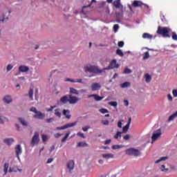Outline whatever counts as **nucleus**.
<instances>
[{
  "label": "nucleus",
  "mask_w": 177,
  "mask_h": 177,
  "mask_svg": "<svg viewBox=\"0 0 177 177\" xmlns=\"http://www.w3.org/2000/svg\"><path fill=\"white\" fill-rule=\"evenodd\" d=\"M33 117L34 118H37V120H43V118H45V113H42V112L37 111Z\"/></svg>",
  "instance_id": "13"
},
{
  "label": "nucleus",
  "mask_w": 177,
  "mask_h": 177,
  "mask_svg": "<svg viewBox=\"0 0 177 177\" xmlns=\"http://www.w3.org/2000/svg\"><path fill=\"white\" fill-rule=\"evenodd\" d=\"M121 147H122V145H113L111 149H113V150H117L121 149Z\"/></svg>",
  "instance_id": "42"
},
{
  "label": "nucleus",
  "mask_w": 177,
  "mask_h": 177,
  "mask_svg": "<svg viewBox=\"0 0 177 177\" xmlns=\"http://www.w3.org/2000/svg\"><path fill=\"white\" fill-rule=\"evenodd\" d=\"M118 67H120V65L117 64V60L113 59L106 68H103V71H106V70H113V68H118Z\"/></svg>",
  "instance_id": "7"
},
{
  "label": "nucleus",
  "mask_w": 177,
  "mask_h": 177,
  "mask_svg": "<svg viewBox=\"0 0 177 177\" xmlns=\"http://www.w3.org/2000/svg\"><path fill=\"white\" fill-rule=\"evenodd\" d=\"M30 111H32V113H35L36 114L38 110H37V108L32 106L30 109Z\"/></svg>",
  "instance_id": "47"
},
{
  "label": "nucleus",
  "mask_w": 177,
  "mask_h": 177,
  "mask_svg": "<svg viewBox=\"0 0 177 177\" xmlns=\"http://www.w3.org/2000/svg\"><path fill=\"white\" fill-rule=\"evenodd\" d=\"M166 160H168V156L161 157L160 159L157 160L155 162V164H158V163L161 162V161H165Z\"/></svg>",
  "instance_id": "28"
},
{
  "label": "nucleus",
  "mask_w": 177,
  "mask_h": 177,
  "mask_svg": "<svg viewBox=\"0 0 177 177\" xmlns=\"http://www.w3.org/2000/svg\"><path fill=\"white\" fill-rule=\"evenodd\" d=\"M142 38L144 39H153V35L149 33L145 32L142 34Z\"/></svg>",
  "instance_id": "20"
},
{
  "label": "nucleus",
  "mask_w": 177,
  "mask_h": 177,
  "mask_svg": "<svg viewBox=\"0 0 177 177\" xmlns=\"http://www.w3.org/2000/svg\"><path fill=\"white\" fill-rule=\"evenodd\" d=\"M32 95H34V90H32V88H30L28 94H26V96H29L30 100H34V98L32 97Z\"/></svg>",
  "instance_id": "27"
},
{
  "label": "nucleus",
  "mask_w": 177,
  "mask_h": 177,
  "mask_svg": "<svg viewBox=\"0 0 177 177\" xmlns=\"http://www.w3.org/2000/svg\"><path fill=\"white\" fill-rule=\"evenodd\" d=\"M70 131H68V133H66V134L65 135V136L62 139V142H66V140H67V138H68V136H70Z\"/></svg>",
  "instance_id": "35"
},
{
  "label": "nucleus",
  "mask_w": 177,
  "mask_h": 177,
  "mask_svg": "<svg viewBox=\"0 0 177 177\" xmlns=\"http://www.w3.org/2000/svg\"><path fill=\"white\" fill-rule=\"evenodd\" d=\"M150 57V54L149 53V51H147L145 53V55L143 56V59L146 60V59H149Z\"/></svg>",
  "instance_id": "38"
},
{
  "label": "nucleus",
  "mask_w": 177,
  "mask_h": 177,
  "mask_svg": "<svg viewBox=\"0 0 177 177\" xmlns=\"http://www.w3.org/2000/svg\"><path fill=\"white\" fill-rule=\"evenodd\" d=\"M169 31H171V28L168 27L158 26L156 32L158 34V35H162L164 38H171Z\"/></svg>",
  "instance_id": "3"
},
{
  "label": "nucleus",
  "mask_w": 177,
  "mask_h": 177,
  "mask_svg": "<svg viewBox=\"0 0 177 177\" xmlns=\"http://www.w3.org/2000/svg\"><path fill=\"white\" fill-rule=\"evenodd\" d=\"M177 117V111L174 113L172 114L171 115H170L167 120V121H169V122L170 121H174V120H175V118Z\"/></svg>",
  "instance_id": "24"
},
{
  "label": "nucleus",
  "mask_w": 177,
  "mask_h": 177,
  "mask_svg": "<svg viewBox=\"0 0 177 177\" xmlns=\"http://www.w3.org/2000/svg\"><path fill=\"white\" fill-rule=\"evenodd\" d=\"M67 169H69V171H71L72 169H74V160H69L68 162Z\"/></svg>",
  "instance_id": "17"
},
{
  "label": "nucleus",
  "mask_w": 177,
  "mask_h": 177,
  "mask_svg": "<svg viewBox=\"0 0 177 177\" xmlns=\"http://www.w3.org/2000/svg\"><path fill=\"white\" fill-rule=\"evenodd\" d=\"M69 95H77L78 96V95H80V91L73 87H71L69 88Z\"/></svg>",
  "instance_id": "15"
},
{
  "label": "nucleus",
  "mask_w": 177,
  "mask_h": 177,
  "mask_svg": "<svg viewBox=\"0 0 177 177\" xmlns=\"http://www.w3.org/2000/svg\"><path fill=\"white\" fill-rule=\"evenodd\" d=\"M6 68H7V71H10V70L13 68V66H12L11 64H8Z\"/></svg>",
  "instance_id": "52"
},
{
  "label": "nucleus",
  "mask_w": 177,
  "mask_h": 177,
  "mask_svg": "<svg viewBox=\"0 0 177 177\" xmlns=\"http://www.w3.org/2000/svg\"><path fill=\"white\" fill-rule=\"evenodd\" d=\"M130 138L131 136H129V134H127L123 137V139H124V140H128Z\"/></svg>",
  "instance_id": "54"
},
{
  "label": "nucleus",
  "mask_w": 177,
  "mask_h": 177,
  "mask_svg": "<svg viewBox=\"0 0 177 177\" xmlns=\"http://www.w3.org/2000/svg\"><path fill=\"white\" fill-rule=\"evenodd\" d=\"M56 129H57V131H62V130H63V129H66V127H65V126L64 125V126H62V127H57Z\"/></svg>",
  "instance_id": "51"
},
{
  "label": "nucleus",
  "mask_w": 177,
  "mask_h": 177,
  "mask_svg": "<svg viewBox=\"0 0 177 177\" xmlns=\"http://www.w3.org/2000/svg\"><path fill=\"white\" fill-rule=\"evenodd\" d=\"M81 100V98L74 96L72 94H68L61 97L60 102L64 104L69 103V104H77V102Z\"/></svg>",
  "instance_id": "1"
},
{
  "label": "nucleus",
  "mask_w": 177,
  "mask_h": 177,
  "mask_svg": "<svg viewBox=\"0 0 177 177\" xmlns=\"http://www.w3.org/2000/svg\"><path fill=\"white\" fill-rule=\"evenodd\" d=\"M132 73V71L128 68H126L123 72V74H131Z\"/></svg>",
  "instance_id": "40"
},
{
  "label": "nucleus",
  "mask_w": 177,
  "mask_h": 177,
  "mask_svg": "<svg viewBox=\"0 0 177 177\" xmlns=\"http://www.w3.org/2000/svg\"><path fill=\"white\" fill-rule=\"evenodd\" d=\"M161 135H162V133H161L160 129H158V130L153 131L151 136L152 142H156V140H157L158 138L161 137Z\"/></svg>",
  "instance_id": "9"
},
{
  "label": "nucleus",
  "mask_w": 177,
  "mask_h": 177,
  "mask_svg": "<svg viewBox=\"0 0 177 177\" xmlns=\"http://www.w3.org/2000/svg\"><path fill=\"white\" fill-rule=\"evenodd\" d=\"M75 82H78L79 84H82V79H76Z\"/></svg>",
  "instance_id": "61"
},
{
  "label": "nucleus",
  "mask_w": 177,
  "mask_h": 177,
  "mask_svg": "<svg viewBox=\"0 0 177 177\" xmlns=\"http://www.w3.org/2000/svg\"><path fill=\"white\" fill-rule=\"evenodd\" d=\"M77 135V136H80V138H82L83 139H85V134H84V133L78 132Z\"/></svg>",
  "instance_id": "46"
},
{
  "label": "nucleus",
  "mask_w": 177,
  "mask_h": 177,
  "mask_svg": "<svg viewBox=\"0 0 177 177\" xmlns=\"http://www.w3.org/2000/svg\"><path fill=\"white\" fill-rule=\"evenodd\" d=\"M79 93H85L86 92V90L85 89H81L78 91Z\"/></svg>",
  "instance_id": "63"
},
{
  "label": "nucleus",
  "mask_w": 177,
  "mask_h": 177,
  "mask_svg": "<svg viewBox=\"0 0 177 177\" xmlns=\"http://www.w3.org/2000/svg\"><path fill=\"white\" fill-rule=\"evenodd\" d=\"M77 146L79 147H88V144L86 142H80L77 143Z\"/></svg>",
  "instance_id": "32"
},
{
  "label": "nucleus",
  "mask_w": 177,
  "mask_h": 177,
  "mask_svg": "<svg viewBox=\"0 0 177 177\" xmlns=\"http://www.w3.org/2000/svg\"><path fill=\"white\" fill-rule=\"evenodd\" d=\"M15 142V140L13 138H6L3 140V142L8 145V146H10L13 142Z\"/></svg>",
  "instance_id": "19"
},
{
  "label": "nucleus",
  "mask_w": 177,
  "mask_h": 177,
  "mask_svg": "<svg viewBox=\"0 0 177 177\" xmlns=\"http://www.w3.org/2000/svg\"><path fill=\"white\" fill-rule=\"evenodd\" d=\"M3 171H4V174H3V176H5V175H6L8 174V171L9 169V163L8 162H6L4 164V166H3Z\"/></svg>",
  "instance_id": "22"
},
{
  "label": "nucleus",
  "mask_w": 177,
  "mask_h": 177,
  "mask_svg": "<svg viewBox=\"0 0 177 177\" xmlns=\"http://www.w3.org/2000/svg\"><path fill=\"white\" fill-rule=\"evenodd\" d=\"M118 46H119V48H122V46H124V41H118Z\"/></svg>",
  "instance_id": "49"
},
{
  "label": "nucleus",
  "mask_w": 177,
  "mask_h": 177,
  "mask_svg": "<svg viewBox=\"0 0 177 177\" xmlns=\"http://www.w3.org/2000/svg\"><path fill=\"white\" fill-rule=\"evenodd\" d=\"M145 81L146 82H150L151 81V76L148 73L145 74Z\"/></svg>",
  "instance_id": "34"
},
{
  "label": "nucleus",
  "mask_w": 177,
  "mask_h": 177,
  "mask_svg": "<svg viewBox=\"0 0 177 177\" xmlns=\"http://www.w3.org/2000/svg\"><path fill=\"white\" fill-rule=\"evenodd\" d=\"M100 112L102 114H106V113H109V110H107L106 109H100Z\"/></svg>",
  "instance_id": "45"
},
{
  "label": "nucleus",
  "mask_w": 177,
  "mask_h": 177,
  "mask_svg": "<svg viewBox=\"0 0 177 177\" xmlns=\"http://www.w3.org/2000/svg\"><path fill=\"white\" fill-rule=\"evenodd\" d=\"M102 123L103 124V125H109V120H102Z\"/></svg>",
  "instance_id": "55"
},
{
  "label": "nucleus",
  "mask_w": 177,
  "mask_h": 177,
  "mask_svg": "<svg viewBox=\"0 0 177 177\" xmlns=\"http://www.w3.org/2000/svg\"><path fill=\"white\" fill-rule=\"evenodd\" d=\"M125 151L127 156H134V157H139V156H140V151H139V149H136L135 148L127 149Z\"/></svg>",
  "instance_id": "5"
},
{
  "label": "nucleus",
  "mask_w": 177,
  "mask_h": 177,
  "mask_svg": "<svg viewBox=\"0 0 177 177\" xmlns=\"http://www.w3.org/2000/svg\"><path fill=\"white\" fill-rule=\"evenodd\" d=\"M118 128H122V122H121V120H120L118 122Z\"/></svg>",
  "instance_id": "60"
},
{
  "label": "nucleus",
  "mask_w": 177,
  "mask_h": 177,
  "mask_svg": "<svg viewBox=\"0 0 177 177\" xmlns=\"http://www.w3.org/2000/svg\"><path fill=\"white\" fill-rule=\"evenodd\" d=\"M116 55H118L120 57H123L124 53L122 52V50L118 48V50H116Z\"/></svg>",
  "instance_id": "31"
},
{
  "label": "nucleus",
  "mask_w": 177,
  "mask_h": 177,
  "mask_svg": "<svg viewBox=\"0 0 177 177\" xmlns=\"http://www.w3.org/2000/svg\"><path fill=\"white\" fill-rule=\"evenodd\" d=\"M128 129H129V122L123 127L122 133H127V132H128Z\"/></svg>",
  "instance_id": "29"
},
{
  "label": "nucleus",
  "mask_w": 177,
  "mask_h": 177,
  "mask_svg": "<svg viewBox=\"0 0 177 177\" xmlns=\"http://www.w3.org/2000/svg\"><path fill=\"white\" fill-rule=\"evenodd\" d=\"M55 115H56L57 117H59L60 118V117H62V113H60V111H59V109H55Z\"/></svg>",
  "instance_id": "36"
},
{
  "label": "nucleus",
  "mask_w": 177,
  "mask_h": 177,
  "mask_svg": "<svg viewBox=\"0 0 177 177\" xmlns=\"http://www.w3.org/2000/svg\"><path fill=\"white\" fill-rule=\"evenodd\" d=\"M113 6L115 8V16L116 17H124V6L121 4V0H115L113 1Z\"/></svg>",
  "instance_id": "2"
},
{
  "label": "nucleus",
  "mask_w": 177,
  "mask_h": 177,
  "mask_svg": "<svg viewBox=\"0 0 177 177\" xmlns=\"http://www.w3.org/2000/svg\"><path fill=\"white\" fill-rule=\"evenodd\" d=\"M88 129H91V126H89V125H87V126H86L84 127H82V131L84 132H88Z\"/></svg>",
  "instance_id": "43"
},
{
  "label": "nucleus",
  "mask_w": 177,
  "mask_h": 177,
  "mask_svg": "<svg viewBox=\"0 0 177 177\" xmlns=\"http://www.w3.org/2000/svg\"><path fill=\"white\" fill-rule=\"evenodd\" d=\"M121 88H128L129 86H131V83L129 82H125L120 84Z\"/></svg>",
  "instance_id": "30"
},
{
  "label": "nucleus",
  "mask_w": 177,
  "mask_h": 177,
  "mask_svg": "<svg viewBox=\"0 0 177 177\" xmlns=\"http://www.w3.org/2000/svg\"><path fill=\"white\" fill-rule=\"evenodd\" d=\"M94 99L96 102H100V100L104 99V97H100L97 94H95Z\"/></svg>",
  "instance_id": "33"
},
{
  "label": "nucleus",
  "mask_w": 177,
  "mask_h": 177,
  "mask_svg": "<svg viewBox=\"0 0 177 177\" xmlns=\"http://www.w3.org/2000/svg\"><path fill=\"white\" fill-rule=\"evenodd\" d=\"M167 99H168L169 102H172V95H171V94H168Z\"/></svg>",
  "instance_id": "56"
},
{
  "label": "nucleus",
  "mask_w": 177,
  "mask_h": 177,
  "mask_svg": "<svg viewBox=\"0 0 177 177\" xmlns=\"http://www.w3.org/2000/svg\"><path fill=\"white\" fill-rule=\"evenodd\" d=\"M17 120L19 121L21 125H23V127H28V122L23 119V118H18Z\"/></svg>",
  "instance_id": "16"
},
{
  "label": "nucleus",
  "mask_w": 177,
  "mask_h": 177,
  "mask_svg": "<svg viewBox=\"0 0 177 177\" xmlns=\"http://www.w3.org/2000/svg\"><path fill=\"white\" fill-rule=\"evenodd\" d=\"M102 88V85H100V83H93L91 84V91H99Z\"/></svg>",
  "instance_id": "14"
},
{
  "label": "nucleus",
  "mask_w": 177,
  "mask_h": 177,
  "mask_svg": "<svg viewBox=\"0 0 177 177\" xmlns=\"http://www.w3.org/2000/svg\"><path fill=\"white\" fill-rule=\"evenodd\" d=\"M121 131H117L116 134L114 136V139H118V138H121Z\"/></svg>",
  "instance_id": "37"
},
{
  "label": "nucleus",
  "mask_w": 177,
  "mask_h": 177,
  "mask_svg": "<svg viewBox=\"0 0 177 177\" xmlns=\"http://www.w3.org/2000/svg\"><path fill=\"white\" fill-rule=\"evenodd\" d=\"M124 106H129V102L127 100H124Z\"/></svg>",
  "instance_id": "64"
},
{
  "label": "nucleus",
  "mask_w": 177,
  "mask_h": 177,
  "mask_svg": "<svg viewBox=\"0 0 177 177\" xmlns=\"http://www.w3.org/2000/svg\"><path fill=\"white\" fill-rule=\"evenodd\" d=\"M77 125V121L74 122L73 123H68L64 125L65 129H67V128H71V127H75Z\"/></svg>",
  "instance_id": "23"
},
{
  "label": "nucleus",
  "mask_w": 177,
  "mask_h": 177,
  "mask_svg": "<svg viewBox=\"0 0 177 177\" xmlns=\"http://www.w3.org/2000/svg\"><path fill=\"white\" fill-rule=\"evenodd\" d=\"M171 38H172V39H174V41H177V35H176V32H173L171 33Z\"/></svg>",
  "instance_id": "41"
},
{
  "label": "nucleus",
  "mask_w": 177,
  "mask_h": 177,
  "mask_svg": "<svg viewBox=\"0 0 177 177\" xmlns=\"http://www.w3.org/2000/svg\"><path fill=\"white\" fill-rule=\"evenodd\" d=\"M118 28H120V26H118V24H115L113 26V30L115 32H117V31H118Z\"/></svg>",
  "instance_id": "48"
},
{
  "label": "nucleus",
  "mask_w": 177,
  "mask_h": 177,
  "mask_svg": "<svg viewBox=\"0 0 177 177\" xmlns=\"http://www.w3.org/2000/svg\"><path fill=\"white\" fill-rule=\"evenodd\" d=\"M18 70L19 73H28V71H30V68L24 65H21L19 66Z\"/></svg>",
  "instance_id": "11"
},
{
  "label": "nucleus",
  "mask_w": 177,
  "mask_h": 177,
  "mask_svg": "<svg viewBox=\"0 0 177 177\" xmlns=\"http://www.w3.org/2000/svg\"><path fill=\"white\" fill-rule=\"evenodd\" d=\"M102 158L106 160H110V158H114V155L113 153H103Z\"/></svg>",
  "instance_id": "18"
},
{
  "label": "nucleus",
  "mask_w": 177,
  "mask_h": 177,
  "mask_svg": "<svg viewBox=\"0 0 177 177\" xmlns=\"http://www.w3.org/2000/svg\"><path fill=\"white\" fill-rule=\"evenodd\" d=\"M85 73H93V74H101L103 73V69L100 70L97 66L93 65H87L84 67Z\"/></svg>",
  "instance_id": "4"
},
{
  "label": "nucleus",
  "mask_w": 177,
  "mask_h": 177,
  "mask_svg": "<svg viewBox=\"0 0 177 177\" xmlns=\"http://www.w3.org/2000/svg\"><path fill=\"white\" fill-rule=\"evenodd\" d=\"M109 104L113 107H117L118 103L117 102H109Z\"/></svg>",
  "instance_id": "44"
},
{
  "label": "nucleus",
  "mask_w": 177,
  "mask_h": 177,
  "mask_svg": "<svg viewBox=\"0 0 177 177\" xmlns=\"http://www.w3.org/2000/svg\"><path fill=\"white\" fill-rule=\"evenodd\" d=\"M12 97L10 95H6L3 98V102H5V103H7L8 104L12 103Z\"/></svg>",
  "instance_id": "21"
},
{
  "label": "nucleus",
  "mask_w": 177,
  "mask_h": 177,
  "mask_svg": "<svg viewBox=\"0 0 177 177\" xmlns=\"http://www.w3.org/2000/svg\"><path fill=\"white\" fill-rule=\"evenodd\" d=\"M93 3H96V0H91V3L88 6H84L82 8V12L83 15H86L88 13V11L85 10L87 8H91Z\"/></svg>",
  "instance_id": "10"
},
{
  "label": "nucleus",
  "mask_w": 177,
  "mask_h": 177,
  "mask_svg": "<svg viewBox=\"0 0 177 177\" xmlns=\"http://www.w3.org/2000/svg\"><path fill=\"white\" fill-rule=\"evenodd\" d=\"M6 20H9V17H6L5 14H3V19H0V24L3 23Z\"/></svg>",
  "instance_id": "39"
},
{
  "label": "nucleus",
  "mask_w": 177,
  "mask_h": 177,
  "mask_svg": "<svg viewBox=\"0 0 177 177\" xmlns=\"http://www.w3.org/2000/svg\"><path fill=\"white\" fill-rule=\"evenodd\" d=\"M39 143V132L35 131L30 142L32 147H34L35 145H38Z\"/></svg>",
  "instance_id": "6"
},
{
  "label": "nucleus",
  "mask_w": 177,
  "mask_h": 177,
  "mask_svg": "<svg viewBox=\"0 0 177 177\" xmlns=\"http://www.w3.org/2000/svg\"><path fill=\"white\" fill-rule=\"evenodd\" d=\"M111 143V140L109 139L104 141V145H110Z\"/></svg>",
  "instance_id": "59"
},
{
  "label": "nucleus",
  "mask_w": 177,
  "mask_h": 177,
  "mask_svg": "<svg viewBox=\"0 0 177 177\" xmlns=\"http://www.w3.org/2000/svg\"><path fill=\"white\" fill-rule=\"evenodd\" d=\"M15 152H16V156L18 160H20V154H21L22 151H21V146L20 145H17V147H15Z\"/></svg>",
  "instance_id": "12"
},
{
  "label": "nucleus",
  "mask_w": 177,
  "mask_h": 177,
  "mask_svg": "<svg viewBox=\"0 0 177 177\" xmlns=\"http://www.w3.org/2000/svg\"><path fill=\"white\" fill-rule=\"evenodd\" d=\"M132 6L134 7V8H142V6H143L142 8L144 9H149V6H147V4H145V3H143L142 1H138V0H136L133 2V4Z\"/></svg>",
  "instance_id": "8"
},
{
  "label": "nucleus",
  "mask_w": 177,
  "mask_h": 177,
  "mask_svg": "<svg viewBox=\"0 0 177 177\" xmlns=\"http://www.w3.org/2000/svg\"><path fill=\"white\" fill-rule=\"evenodd\" d=\"M41 139L43 142H45L46 140H48V136H46V135H42L41 136Z\"/></svg>",
  "instance_id": "50"
},
{
  "label": "nucleus",
  "mask_w": 177,
  "mask_h": 177,
  "mask_svg": "<svg viewBox=\"0 0 177 177\" xmlns=\"http://www.w3.org/2000/svg\"><path fill=\"white\" fill-rule=\"evenodd\" d=\"M172 93L174 97H177V90H173Z\"/></svg>",
  "instance_id": "57"
},
{
  "label": "nucleus",
  "mask_w": 177,
  "mask_h": 177,
  "mask_svg": "<svg viewBox=\"0 0 177 177\" xmlns=\"http://www.w3.org/2000/svg\"><path fill=\"white\" fill-rule=\"evenodd\" d=\"M67 113H68V114H70V111L64 109V110H63V114H64V115L66 116V118H68V119L69 120V118H71V115H67Z\"/></svg>",
  "instance_id": "25"
},
{
  "label": "nucleus",
  "mask_w": 177,
  "mask_h": 177,
  "mask_svg": "<svg viewBox=\"0 0 177 177\" xmlns=\"http://www.w3.org/2000/svg\"><path fill=\"white\" fill-rule=\"evenodd\" d=\"M106 15H110V8H109V6L106 8Z\"/></svg>",
  "instance_id": "62"
},
{
  "label": "nucleus",
  "mask_w": 177,
  "mask_h": 177,
  "mask_svg": "<svg viewBox=\"0 0 177 177\" xmlns=\"http://www.w3.org/2000/svg\"><path fill=\"white\" fill-rule=\"evenodd\" d=\"M56 106H50V109H47L48 112L53 111V109H55Z\"/></svg>",
  "instance_id": "53"
},
{
  "label": "nucleus",
  "mask_w": 177,
  "mask_h": 177,
  "mask_svg": "<svg viewBox=\"0 0 177 177\" xmlns=\"http://www.w3.org/2000/svg\"><path fill=\"white\" fill-rule=\"evenodd\" d=\"M54 120V119L53 118H50L49 119H46V122H48V124L52 122Z\"/></svg>",
  "instance_id": "58"
},
{
  "label": "nucleus",
  "mask_w": 177,
  "mask_h": 177,
  "mask_svg": "<svg viewBox=\"0 0 177 177\" xmlns=\"http://www.w3.org/2000/svg\"><path fill=\"white\" fill-rule=\"evenodd\" d=\"M160 169L162 172H168L169 168L165 166V165H162L160 167Z\"/></svg>",
  "instance_id": "26"
}]
</instances>
